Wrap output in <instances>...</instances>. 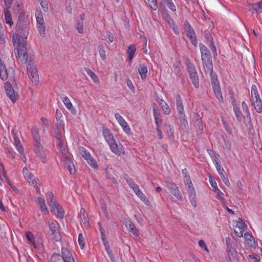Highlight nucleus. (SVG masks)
<instances>
[{"instance_id": "f257e3e1", "label": "nucleus", "mask_w": 262, "mask_h": 262, "mask_svg": "<svg viewBox=\"0 0 262 262\" xmlns=\"http://www.w3.org/2000/svg\"><path fill=\"white\" fill-rule=\"evenodd\" d=\"M30 23L28 16L24 12H20L18 15L16 27V33L12 36L14 47L17 49V56L23 63L28 61L27 39L30 30Z\"/></svg>"}, {"instance_id": "f03ea898", "label": "nucleus", "mask_w": 262, "mask_h": 262, "mask_svg": "<svg viewBox=\"0 0 262 262\" xmlns=\"http://www.w3.org/2000/svg\"><path fill=\"white\" fill-rule=\"evenodd\" d=\"M102 133L105 141L109 145L110 149L113 153L118 156L125 154V149L122 145L120 143H117L113 134L108 128L103 127Z\"/></svg>"}, {"instance_id": "7ed1b4c3", "label": "nucleus", "mask_w": 262, "mask_h": 262, "mask_svg": "<svg viewBox=\"0 0 262 262\" xmlns=\"http://www.w3.org/2000/svg\"><path fill=\"white\" fill-rule=\"evenodd\" d=\"M184 61L192 84L195 88H198L199 87V78L194 64L186 56L184 57Z\"/></svg>"}, {"instance_id": "20e7f679", "label": "nucleus", "mask_w": 262, "mask_h": 262, "mask_svg": "<svg viewBox=\"0 0 262 262\" xmlns=\"http://www.w3.org/2000/svg\"><path fill=\"white\" fill-rule=\"evenodd\" d=\"M208 73L210 74L211 84L213 87V91L216 95L219 101L220 102L222 101L223 100V98L222 96L221 90L217 75L216 73L213 72V71L209 72Z\"/></svg>"}, {"instance_id": "39448f33", "label": "nucleus", "mask_w": 262, "mask_h": 262, "mask_svg": "<svg viewBox=\"0 0 262 262\" xmlns=\"http://www.w3.org/2000/svg\"><path fill=\"white\" fill-rule=\"evenodd\" d=\"M27 69L29 78L33 83L37 85L39 82V76L38 75V71L35 64H34L31 61H29Z\"/></svg>"}, {"instance_id": "423d86ee", "label": "nucleus", "mask_w": 262, "mask_h": 262, "mask_svg": "<svg viewBox=\"0 0 262 262\" xmlns=\"http://www.w3.org/2000/svg\"><path fill=\"white\" fill-rule=\"evenodd\" d=\"M37 22V28L40 35L44 37L46 33V25L41 11H37L35 13Z\"/></svg>"}, {"instance_id": "0eeeda50", "label": "nucleus", "mask_w": 262, "mask_h": 262, "mask_svg": "<svg viewBox=\"0 0 262 262\" xmlns=\"http://www.w3.org/2000/svg\"><path fill=\"white\" fill-rule=\"evenodd\" d=\"M49 234L54 236L53 238L56 241H59L60 239V235L59 234V226L58 222L56 221H53L52 222L49 223Z\"/></svg>"}, {"instance_id": "6e6552de", "label": "nucleus", "mask_w": 262, "mask_h": 262, "mask_svg": "<svg viewBox=\"0 0 262 262\" xmlns=\"http://www.w3.org/2000/svg\"><path fill=\"white\" fill-rule=\"evenodd\" d=\"M165 186L170 190L174 196L179 200L182 199V194L177 185L173 183L166 182Z\"/></svg>"}, {"instance_id": "1a4fd4ad", "label": "nucleus", "mask_w": 262, "mask_h": 262, "mask_svg": "<svg viewBox=\"0 0 262 262\" xmlns=\"http://www.w3.org/2000/svg\"><path fill=\"white\" fill-rule=\"evenodd\" d=\"M5 90L7 95L12 102H15L17 94L15 92L13 88L9 81H7L5 84Z\"/></svg>"}, {"instance_id": "9d476101", "label": "nucleus", "mask_w": 262, "mask_h": 262, "mask_svg": "<svg viewBox=\"0 0 262 262\" xmlns=\"http://www.w3.org/2000/svg\"><path fill=\"white\" fill-rule=\"evenodd\" d=\"M23 172L25 179L29 184L34 186H37L39 180L32 172H30L27 168H24Z\"/></svg>"}, {"instance_id": "9b49d317", "label": "nucleus", "mask_w": 262, "mask_h": 262, "mask_svg": "<svg viewBox=\"0 0 262 262\" xmlns=\"http://www.w3.org/2000/svg\"><path fill=\"white\" fill-rule=\"evenodd\" d=\"M194 126L198 134H202L203 130V124L201 117L198 113L194 114Z\"/></svg>"}, {"instance_id": "f8f14e48", "label": "nucleus", "mask_w": 262, "mask_h": 262, "mask_svg": "<svg viewBox=\"0 0 262 262\" xmlns=\"http://www.w3.org/2000/svg\"><path fill=\"white\" fill-rule=\"evenodd\" d=\"M115 117L119 124L122 127L124 131L127 134H129L130 132V128L123 117L119 113H115Z\"/></svg>"}, {"instance_id": "ddd939ff", "label": "nucleus", "mask_w": 262, "mask_h": 262, "mask_svg": "<svg viewBox=\"0 0 262 262\" xmlns=\"http://www.w3.org/2000/svg\"><path fill=\"white\" fill-rule=\"evenodd\" d=\"M205 71L207 73L213 71V64L211 56L202 59Z\"/></svg>"}, {"instance_id": "4468645a", "label": "nucleus", "mask_w": 262, "mask_h": 262, "mask_svg": "<svg viewBox=\"0 0 262 262\" xmlns=\"http://www.w3.org/2000/svg\"><path fill=\"white\" fill-rule=\"evenodd\" d=\"M51 211L57 216L61 219L63 217L64 211L62 207L57 203L55 205L51 207Z\"/></svg>"}, {"instance_id": "2eb2a0df", "label": "nucleus", "mask_w": 262, "mask_h": 262, "mask_svg": "<svg viewBox=\"0 0 262 262\" xmlns=\"http://www.w3.org/2000/svg\"><path fill=\"white\" fill-rule=\"evenodd\" d=\"M14 70L12 68L9 69L5 68V70L0 72V77L2 80H6L9 77H14Z\"/></svg>"}, {"instance_id": "dca6fc26", "label": "nucleus", "mask_w": 262, "mask_h": 262, "mask_svg": "<svg viewBox=\"0 0 262 262\" xmlns=\"http://www.w3.org/2000/svg\"><path fill=\"white\" fill-rule=\"evenodd\" d=\"M251 101L255 111L258 113L261 114L262 113V101L260 97H253L251 98Z\"/></svg>"}, {"instance_id": "f3484780", "label": "nucleus", "mask_w": 262, "mask_h": 262, "mask_svg": "<svg viewBox=\"0 0 262 262\" xmlns=\"http://www.w3.org/2000/svg\"><path fill=\"white\" fill-rule=\"evenodd\" d=\"M209 182L211 186L214 188V191L216 194L217 198L222 201L224 200L225 199L222 196L224 195L223 193L218 188L216 183L214 179L210 177H209Z\"/></svg>"}, {"instance_id": "a211bd4d", "label": "nucleus", "mask_w": 262, "mask_h": 262, "mask_svg": "<svg viewBox=\"0 0 262 262\" xmlns=\"http://www.w3.org/2000/svg\"><path fill=\"white\" fill-rule=\"evenodd\" d=\"M177 110L181 116H184V110L182 98L180 94H178L176 96Z\"/></svg>"}, {"instance_id": "6ab92c4d", "label": "nucleus", "mask_w": 262, "mask_h": 262, "mask_svg": "<svg viewBox=\"0 0 262 262\" xmlns=\"http://www.w3.org/2000/svg\"><path fill=\"white\" fill-rule=\"evenodd\" d=\"M219 167H215L218 173L220 175L223 182L227 186H230V182L229 181V179L227 177V174L225 172V170L223 168H221V165H219Z\"/></svg>"}, {"instance_id": "aec40b11", "label": "nucleus", "mask_w": 262, "mask_h": 262, "mask_svg": "<svg viewBox=\"0 0 262 262\" xmlns=\"http://www.w3.org/2000/svg\"><path fill=\"white\" fill-rule=\"evenodd\" d=\"M79 217L81 220V222L83 224L84 227L88 228L90 226L89 221L88 219V214L85 209L83 208H81L80 210Z\"/></svg>"}, {"instance_id": "412c9836", "label": "nucleus", "mask_w": 262, "mask_h": 262, "mask_svg": "<svg viewBox=\"0 0 262 262\" xmlns=\"http://www.w3.org/2000/svg\"><path fill=\"white\" fill-rule=\"evenodd\" d=\"M64 166L69 171L71 174L75 172V169L72 161L70 158L66 157L63 160Z\"/></svg>"}, {"instance_id": "4be33fe9", "label": "nucleus", "mask_w": 262, "mask_h": 262, "mask_svg": "<svg viewBox=\"0 0 262 262\" xmlns=\"http://www.w3.org/2000/svg\"><path fill=\"white\" fill-rule=\"evenodd\" d=\"M207 151L210 156L211 158L212 159L213 163L215 164V167H219V165L220 164V161L219 159V154H216L214 151L207 149Z\"/></svg>"}, {"instance_id": "5701e85b", "label": "nucleus", "mask_w": 262, "mask_h": 262, "mask_svg": "<svg viewBox=\"0 0 262 262\" xmlns=\"http://www.w3.org/2000/svg\"><path fill=\"white\" fill-rule=\"evenodd\" d=\"M136 52V46L134 44L130 45L128 47L126 51L127 54L128 55V59L130 63H132V60L134 57L135 54Z\"/></svg>"}, {"instance_id": "b1692460", "label": "nucleus", "mask_w": 262, "mask_h": 262, "mask_svg": "<svg viewBox=\"0 0 262 262\" xmlns=\"http://www.w3.org/2000/svg\"><path fill=\"white\" fill-rule=\"evenodd\" d=\"M60 257H62L63 259L67 261L69 260L70 261L74 259L71 252L66 248H62L61 249V255H60Z\"/></svg>"}, {"instance_id": "393cba45", "label": "nucleus", "mask_w": 262, "mask_h": 262, "mask_svg": "<svg viewBox=\"0 0 262 262\" xmlns=\"http://www.w3.org/2000/svg\"><path fill=\"white\" fill-rule=\"evenodd\" d=\"M138 72L142 80H144L146 78L148 68L145 64H140L139 65Z\"/></svg>"}, {"instance_id": "a878e982", "label": "nucleus", "mask_w": 262, "mask_h": 262, "mask_svg": "<svg viewBox=\"0 0 262 262\" xmlns=\"http://www.w3.org/2000/svg\"><path fill=\"white\" fill-rule=\"evenodd\" d=\"M126 227L127 229L132 232L133 234L138 235L139 234V231L136 228V226L134 225V224L130 221H127L126 222Z\"/></svg>"}, {"instance_id": "bb28decb", "label": "nucleus", "mask_w": 262, "mask_h": 262, "mask_svg": "<svg viewBox=\"0 0 262 262\" xmlns=\"http://www.w3.org/2000/svg\"><path fill=\"white\" fill-rule=\"evenodd\" d=\"M34 151L37 156L40 158L42 163H45L46 162V157L44 152L41 149L40 145L35 146Z\"/></svg>"}, {"instance_id": "cd10ccee", "label": "nucleus", "mask_w": 262, "mask_h": 262, "mask_svg": "<svg viewBox=\"0 0 262 262\" xmlns=\"http://www.w3.org/2000/svg\"><path fill=\"white\" fill-rule=\"evenodd\" d=\"M202 59L210 56V53L208 48L202 43L199 44Z\"/></svg>"}, {"instance_id": "c85d7f7f", "label": "nucleus", "mask_w": 262, "mask_h": 262, "mask_svg": "<svg viewBox=\"0 0 262 262\" xmlns=\"http://www.w3.org/2000/svg\"><path fill=\"white\" fill-rule=\"evenodd\" d=\"M233 111L235 115L236 119L238 122H241L243 118H245L244 115L242 113L240 108L236 105H233Z\"/></svg>"}, {"instance_id": "c756f323", "label": "nucleus", "mask_w": 262, "mask_h": 262, "mask_svg": "<svg viewBox=\"0 0 262 262\" xmlns=\"http://www.w3.org/2000/svg\"><path fill=\"white\" fill-rule=\"evenodd\" d=\"M184 30L186 32V35L187 36L195 35L194 29L192 28L188 21H185L184 23Z\"/></svg>"}, {"instance_id": "7c9ffc66", "label": "nucleus", "mask_w": 262, "mask_h": 262, "mask_svg": "<svg viewBox=\"0 0 262 262\" xmlns=\"http://www.w3.org/2000/svg\"><path fill=\"white\" fill-rule=\"evenodd\" d=\"M36 202L39 204L40 209L41 211L48 212L45 201L43 199L40 197H38L37 198Z\"/></svg>"}, {"instance_id": "2f4dec72", "label": "nucleus", "mask_w": 262, "mask_h": 262, "mask_svg": "<svg viewBox=\"0 0 262 262\" xmlns=\"http://www.w3.org/2000/svg\"><path fill=\"white\" fill-rule=\"evenodd\" d=\"M62 101L64 104L66 105L67 109H68L71 112H72L73 111H75V108L73 107V105L68 97H64V98H63Z\"/></svg>"}, {"instance_id": "473e14b6", "label": "nucleus", "mask_w": 262, "mask_h": 262, "mask_svg": "<svg viewBox=\"0 0 262 262\" xmlns=\"http://www.w3.org/2000/svg\"><path fill=\"white\" fill-rule=\"evenodd\" d=\"M84 70L86 73L91 77L92 79L95 83H98L99 82L98 76L89 68H85Z\"/></svg>"}, {"instance_id": "72a5a7b5", "label": "nucleus", "mask_w": 262, "mask_h": 262, "mask_svg": "<svg viewBox=\"0 0 262 262\" xmlns=\"http://www.w3.org/2000/svg\"><path fill=\"white\" fill-rule=\"evenodd\" d=\"M5 19L6 23L9 25L10 26H12L13 24L11 13L8 10L5 11Z\"/></svg>"}, {"instance_id": "f704fd0d", "label": "nucleus", "mask_w": 262, "mask_h": 262, "mask_svg": "<svg viewBox=\"0 0 262 262\" xmlns=\"http://www.w3.org/2000/svg\"><path fill=\"white\" fill-rule=\"evenodd\" d=\"M145 2L151 10L155 11L157 9L158 4L156 0H145Z\"/></svg>"}, {"instance_id": "c9c22d12", "label": "nucleus", "mask_w": 262, "mask_h": 262, "mask_svg": "<svg viewBox=\"0 0 262 262\" xmlns=\"http://www.w3.org/2000/svg\"><path fill=\"white\" fill-rule=\"evenodd\" d=\"M78 149L79 152L85 160L90 157V153L84 147L80 146Z\"/></svg>"}, {"instance_id": "e433bc0d", "label": "nucleus", "mask_w": 262, "mask_h": 262, "mask_svg": "<svg viewBox=\"0 0 262 262\" xmlns=\"http://www.w3.org/2000/svg\"><path fill=\"white\" fill-rule=\"evenodd\" d=\"M51 262H67V261L64 260L59 254L54 253L51 256Z\"/></svg>"}, {"instance_id": "4c0bfd02", "label": "nucleus", "mask_w": 262, "mask_h": 262, "mask_svg": "<svg viewBox=\"0 0 262 262\" xmlns=\"http://www.w3.org/2000/svg\"><path fill=\"white\" fill-rule=\"evenodd\" d=\"M252 9L256 12L262 13V2H259L251 5Z\"/></svg>"}, {"instance_id": "58836bf2", "label": "nucleus", "mask_w": 262, "mask_h": 262, "mask_svg": "<svg viewBox=\"0 0 262 262\" xmlns=\"http://www.w3.org/2000/svg\"><path fill=\"white\" fill-rule=\"evenodd\" d=\"M87 163L89 164L90 166L95 169H97L98 168V165L96 161V160L91 157H89L88 159L85 160Z\"/></svg>"}, {"instance_id": "ea45409f", "label": "nucleus", "mask_w": 262, "mask_h": 262, "mask_svg": "<svg viewBox=\"0 0 262 262\" xmlns=\"http://www.w3.org/2000/svg\"><path fill=\"white\" fill-rule=\"evenodd\" d=\"M160 105L162 107V108L164 111V113L165 114L168 115L170 113V110L169 108L168 104L166 103V102L165 101H164V100H161V102H160Z\"/></svg>"}, {"instance_id": "a19ab883", "label": "nucleus", "mask_w": 262, "mask_h": 262, "mask_svg": "<svg viewBox=\"0 0 262 262\" xmlns=\"http://www.w3.org/2000/svg\"><path fill=\"white\" fill-rule=\"evenodd\" d=\"M180 64V61H177L176 63L173 64V68L174 70V73L178 76L182 74V71L179 67Z\"/></svg>"}, {"instance_id": "79ce46f5", "label": "nucleus", "mask_w": 262, "mask_h": 262, "mask_svg": "<svg viewBox=\"0 0 262 262\" xmlns=\"http://www.w3.org/2000/svg\"><path fill=\"white\" fill-rule=\"evenodd\" d=\"M226 243L227 245V251H229V250H233L235 249L234 247V243L231 240L230 238L228 237L226 238Z\"/></svg>"}, {"instance_id": "37998d69", "label": "nucleus", "mask_w": 262, "mask_h": 262, "mask_svg": "<svg viewBox=\"0 0 262 262\" xmlns=\"http://www.w3.org/2000/svg\"><path fill=\"white\" fill-rule=\"evenodd\" d=\"M26 235L27 239L34 245L35 248H36L35 244V238L34 235L30 231L27 232Z\"/></svg>"}, {"instance_id": "c03bdc74", "label": "nucleus", "mask_w": 262, "mask_h": 262, "mask_svg": "<svg viewBox=\"0 0 262 262\" xmlns=\"http://www.w3.org/2000/svg\"><path fill=\"white\" fill-rule=\"evenodd\" d=\"M260 97L258 93L257 87L255 84H253L251 87V98L253 97Z\"/></svg>"}, {"instance_id": "a18cd8bd", "label": "nucleus", "mask_w": 262, "mask_h": 262, "mask_svg": "<svg viewBox=\"0 0 262 262\" xmlns=\"http://www.w3.org/2000/svg\"><path fill=\"white\" fill-rule=\"evenodd\" d=\"M228 252V255L229 258V260H231V256L234 259H237V253L236 252V251L235 249L231 250H229Z\"/></svg>"}, {"instance_id": "49530a36", "label": "nucleus", "mask_w": 262, "mask_h": 262, "mask_svg": "<svg viewBox=\"0 0 262 262\" xmlns=\"http://www.w3.org/2000/svg\"><path fill=\"white\" fill-rule=\"evenodd\" d=\"M100 231H101V237H102V242L104 245L105 249H106V248L108 249V248L110 247V246H109L108 242L106 239V235L104 234V233L103 232L102 229L101 228H100Z\"/></svg>"}, {"instance_id": "de8ad7c7", "label": "nucleus", "mask_w": 262, "mask_h": 262, "mask_svg": "<svg viewBox=\"0 0 262 262\" xmlns=\"http://www.w3.org/2000/svg\"><path fill=\"white\" fill-rule=\"evenodd\" d=\"M76 29L79 33L83 32V23L82 21H78L76 23Z\"/></svg>"}, {"instance_id": "09e8293b", "label": "nucleus", "mask_w": 262, "mask_h": 262, "mask_svg": "<svg viewBox=\"0 0 262 262\" xmlns=\"http://www.w3.org/2000/svg\"><path fill=\"white\" fill-rule=\"evenodd\" d=\"M244 116H245V118H246L247 120L248 121V123H247V126L250 128H252L253 127V124L252 122V119H251V117L250 116V113L245 114Z\"/></svg>"}, {"instance_id": "8fccbe9b", "label": "nucleus", "mask_w": 262, "mask_h": 262, "mask_svg": "<svg viewBox=\"0 0 262 262\" xmlns=\"http://www.w3.org/2000/svg\"><path fill=\"white\" fill-rule=\"evenodd\" d=\"M180 125L182 126H183L184 127H187L188 126V122L185 117V115L184 114V116H180Z\"/></svg>"}, {"instance_id": "3c124183", "label": "nucleus", "mask_w": 262, "mask_h": 262, "mask_svg": "<svg viewBox=\"0 0 262 262\" xmlns=\"http://www.w3.org/2000/svg\"><path fill=\"white\" fill-rule=\"evenodd\" d=\"M165 4L173 12L176 11V7L172 2V0L167 1Z\"/></svg>"}, {"instance_id": "603ef678", "label": "nucleus", "mask_w": 262, "mask_h": 262, "mask_svg": "<svg viewBox=\"0 0 262 262\" xmlns=\"http://www.w3.org/2000/svg\"><path fill=\"white\" fill-rule=\"evenodd\" d=\"M57 146H58V149L62 152H63L65 151L66 150V146L64 144V142L62 140H60V141H59V142L57 144Z\"/></svg>"}, {"instance_id": "864d4df0", "label": "nucleus", "mask_w": 262, "mask_h": 262, "mask_svg": "<svg viewBox=\"0 0 262 262\" xmlns=\"http://www.w3.org/2000/svg\"><path fill=\"white\" fill-rule=\"evenodd\" d=\"M78 243L81 248L83 249L85 246V242L82 233H80L78 235Z\"/></svg>"}, {"instance_id": "5fc2aeb1", "label": "nucleus", "mask_w": 262, "mask_h": 262, "mask_svg": "<svg viewBox=\"0 0 262 262\" xmlns=\"http://www.w3.org/2000/svg\"><path fill=\"white\" fill-rule=\"evenodd\" d=\"M189 193V196L190 198H192V201H193V199L195 198L196 195H195V191L194 189V188H191L187 190Z\"/></svg>"}, {"instance_id": "6e6d98bb", "label": "nucleus", "mask_w": 262, "mask_h": 262, "mask_svg": "<svg viewBox=\"0 0 262 262\" xmlns=\"http://www.w3.org/2000/svg\"><path fill=\"white\" fill-rule=\"evenodd\" d=\"M105 250L106 251L109 257L112 261V262H115V258L112 252V251L110 249V247L108 249L106 248Z\"/></svg>"}, {"instance_id": "4d7b16f0", "label": "nucleus", "mask_w": 262, "mask_h": 262, "mask_svg": "<svg viewBox=\"0 0 262 262\" xmlns=\"http://www.w3.org/2000/svg\"><path fill=\"white\" fill-rule=\"evenodd\" d=\"M204 36L206 39L208 41L210 42L213 40L212 37L208 30H205L204 32Z\"/></svg>"}, {"instance_id": "13d9d810", "label": "nucleus", "mask_w": 262, "mask_h": 262, "mask_svg": "<svg viewBox=\"0 0 262 262\" xmlns=\"http://www.w3.org/2000/svg\"><path fill=\"white\" fill-rule=\"evenodd\" d=\"M136 194L139 198H140V199L142 201L144 202L147 201L146 196L143 193V192L141 190L138 191V192H137Z\"/></svg>"}, {"instance_id": "bf43d9fd", "label": "nucleus", "mask_w": 262, "mask_h": 262, "mask_svg": "<svg viewBox=\"0 0 262 262\" xmlns=\"http://www.w3.org/2000/svg\"><path fill=\"white\" fill-rule=\"evenodd\" d=\"M188 37L189 38L192 44L194 46L196 47L198 42H197V39H196V38L195 36V34L191 35L190 36H188Z\"/></svg>"}, {"instance_id": "052dcab7", "label": "nucleus", "mask_w": 262, "mask_h": 262, "mask_svg": "<svg viewBox=\"0 0 262 262\" xmlns=\"http://www.w3.org/2000/svg\"><path fill=\"white\" fill-rule=\"evenodd\" d=\"M242 109H243L245 114L250 113L248 106L245 102H244V101L242 102Z\"/></svg>"}, {"instance_id": "680f3d73", "label": "nucleus", "mask_w": 262, "mask_h": 262, "mask_svg": "<svg viewBox=\"0 0 262 262\" xmlns=\"http://www.w3.org/2000/svg\"><path fill=\"white\" fill-rule=\"evenodd\" d=\"M199 245L200 247L204 248V250L205 251H206L207 252H209V250H208V248L207 247L205 242L203 240L201 239L199 241Z\"/></svg>"}, {"instance_id": "e2e57ef3", "label": "nucleus", "mask_w": 262, "mask_h": 262, "mask_svg": "<svg viewBox=\"0 0 262 262\" xmlns=\"http://www.w3.org/2000/svg\"><path fill=\"white\" fill-rule=\"evenodd\" d=\"M40 5L42 7L43 10L45 11H47L48 10V5L46 1L42 0L39 2Z\"/></svg>"}, {"instance_id": "0e129e2a", "label": "nucleus", "mask_w": 262, "mask_h": 262, "mask_svg": "<svg viewBox=\"0 0 262 262\" xmlns=\"http://www.w3.org/2000/svg\"><path fill=\"white\" fill-rule=\"evenodd\" d=\"M164 128L167 133H171L173 129V126L170 125L169 123H165L164 124Z\"/></svg>"}, {"instance_id": "69168bd1", "label": "nucleus", "mask_w": 262, "mask_h": 262, "mask_svg": "<svg viewBox=\"0 0 262 262\" xmlns=\"http://www.w3.org/2000/svg\"><path fill=\"white\" fill-rule=\"evenodd\" d=\"M12 134H13V139L14 140L15 144H18V143H20L19 141V138H18V136H17L16 133L14 132V130H12Z\"/></svg>"}, {"instance_id": "338daca9", "label": "nucleus", "mask_w": 262, "mask_h": 262, "mask_svg": "<svg viewBox=\"0 0 262 262\" xmlns=\"http://www.w3.org/2000/svg\"><path fill=\"white\" fill-rule=\"evenodd\" d=\"M210 43H210V48L211 50L212 51L214 55H217L216 49V47H215V46L214 45V43L213 40L212 41H210Z\"/></svg>"}, {"instance_id": "774afa93", "label": "nucleus", "mask_w": 262, "mask_h": 262, "mask_svg": "<svg viewBox=\"0 0 262 262\" xmlns=\"http://www.w3.org/2000/svg\"><path fill=\"white\" fill-rule=\"evenodd\" d=\"M47 202L48 204L49 205L50 207L53 205H55L57 203V200L55 198H54L53 199H51L49 201H48Z\"/></svg>"}]
</instances>
